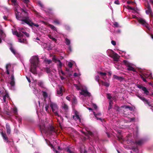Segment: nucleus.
<instances>
[{
  "label": "nucleus",
  "instance_id": "f257e3e1",
  "mask_svg": "<svg viewBox=\"0 0 153 153\" xmlns=\"http://www.w3.org/2000/svg\"><path fill=\"white\" fill-rule=\"evenodd\" d=\"M39 62V59L38 56H33L30 60V71L34 74H37L36 68Z\"/></svg>",
  "mask_w": 153,
  "mask_h": 153
},
{
  "label": "nucleus",
  "instance_id": "f03ea898",
  "mask_svg": "<svg viewBox=\"0 0 153 153\" xmlns=\"http://www.w3.org/2000/svg\"><path fill=\"white\" fill-rule=\"evenodd\" d=\"M50 106L51 108L52 111L54 113L56 116H57L58 117H61V116L59 115L57 113L58 107L56 104L51 102L50 104Z\"/></svg>",
  "mask_w": 153,
  "mask_h": 153
},
{
  "label": "nucleus",
  "instance_id": "7ed1b4c3",
  "mask_svg": "<svg viewBox=\"0 0 153 153\" xmlns=\"http://www.w3.org/2000/svg\"><path fill=\"white\" fill-rule=\"evenodd\" d=\"M137 20L140 24L142 25L143 26H145V27L148 30H149V24L147 23L146 20L143 19L137 18Z\"/></svg>",
  "mask_w": 153,
  "mask_h": 153
},
{
  "label": "nucleus",
  "instance_id": "20e7f679",
  "mask_svg": "<svg viewBox=\"0 0 153 153\" xmlns=\"http://www.w3.org/2000/svg\"><path fill=\"white\" fill-rule=\"evenodd\" d=\"M23 21L26 24L31 27H32L33 25L37 27H38L39 26V25L38 24H35L30 19L29 17L27 20H23Z\"/></svg>",
  "mask_w": 153,
  "mask_h": 153
},
{
  "label": "nucleus",
  "instance_id": "39448f33",
  "mask_svg": "<svg viewBox=\"0 0 153 153\" xmlns=\"http://www.w3.org/2000/svg\"><path fill=\"white\" fill-rule=\"evenodd\" d=\"M137 87L140 89H141L144 92V94L146 95H149V92L146 87L142 86L141 85H137Z\"/></svg>",
  "mask_w": 153,
  "mask_h": 153
},
{
  "label": "nucleus",
  "instance_id": "423d86ee",
  "mask_svg": "<svg viewBox=\"0 0 153 153\" xmlns=\"http://www.w3.org/2000/svg\"><path fill=\"white\" fill-rule=\"evenodd\" d=\"M81 92H80V93L81 95H83L85 97L88 96L90 97L91 96L90 93L88 92L87 90L82 88L81 90Z\"/></svg>",
  "mask_w": 153,
  "mask_h": 153
},
{
  "label": "nucleus",
  "instance_id": "0eeeda50",
  "mask_svg": "<svg viewBox=\"0 0 153 153\" xmlns=\"http://www.w3.org/2000/svg\"><path fill=\"white\" fill-rule=\"evenodd\" d=\"M1 134L3 137V139L5 142L8 143H9L10 142V141L8 140V137L5 133H4L3 132H1Z\"/></svg>",
  "mask_w": 153,
  "mask_h": 153
},
{
  "label": "nucleus",
  "instance_id": "6e6552de",
  "mask_svg": "<svg viewBox=\"0 0 153 153\" xmlns=\"http://www.w3.org/2000/svg\"><path fill=\"white\" fill-rule=\"evenodd\" d=\"M133 143L134 144H136L138 146H140L143 144L144 141L143 140H136L135 142H133Z\"/></svg>",
  "mask_w": 153,
  "mask_h": 153
},
{
  "label": "nucleus",
  "instance_id": "1a4fd4ad",
  "mask_svg": "<svg viewBox=\"0 0 153 153\" xmlns=\"http://www.w3.org/2000/svg\"><path fill=\"white\" fill-rule=\"evenodd\" d=\"M15 14H16V18L17 19L21 21L22 22H24V21H23V20H27L28 19V16H27L25 17V19H21L20 17L19 16V15L18 12H17V13H16V12H15Z\"/></svg>",
  "mask_w": 153,
  "mask_h": 153
},
{
  "label": "nucleus",
  "instance_id": "9d476101",
  "mask_svg": "<svg viewBox=\"0 0 153 153\" xmlns=\"http://www.w3.org/2000/svg\"><path fill=\"white\" fill-rule=\"evenodd\" d=\"M58 89L57 90V94H61L62 96V93L63 92V89L64 88L62 86H59Z\"/></svg>",
  "mask_w": 153,
  "mask_h": 153
},
{
  "label": "nucleus",
  "instance_id": "9b49d317",
  "mask_svg": "<svg viewBox=\"0 0 153 153\" xmlns=\"http://www.w3.org/2000/svg\"><path fill=\"white\" fill-rule=\"evenodd\" d=\"M120 56L118 54L116 53L114 54V56H113L112 58H113V60L114 61L116 62H118L119 61Z\"/></svg>",
  "mask_w": 153,
  "mask_h": 153
},
{
  "label": "nucleus",
  "instance_id": "f8f14e48",
  "mask_svg": "<svg viewBox=\"0 0 153 153\" xmlns=\"http://www.w3.org/2000/svg\"><path fill=\"white\" fill-rule=\"evenodd\" d=\"M6 128L7 130V134L9 135L11 133V129L10 125L8 123L6 124Z\"/></svg>",
  "mask_w": 153,
  "mask_h": 153
},
{
  "label": "nucleus",
  "instance_id": "ddd939ff",
  "mask_svg": "<svg viewBox=\"0 0 153 153\" xmlns=\"http://www.w3.org/2000/svg\"><path fill=\"white\" fill-rule=\"evenodd\" d=\"M114 78L117 79V80H120L121 81L122 80L124 79V78L122 76H119L116 75H114L113 76Z\"/></svg>",
  "mask_w": 153,
  "mask_h": 153
},
{
  "label": "nucleus",
  "instance_id": "4468645a",
  "mask_svg": "<svg viewBox=\"0 0 153 153\" xmlns=\"http://www.w3.org/2000/svg\"><path fill=\"white\" fill-rule=\"evenodd\" d=\"M75 115L73 116V118L76 120H80V119L78 115V113L77 111L75 112Z\"/></svg>",
  "mask_w": 153,
  "mask_h": 153
},
{
  "label": "nucleus",
  "instance_id": "2eb2a0df",
  "mask_svg": "<svg viewBox=\"0 0 153 153\" xmlns=\"http://www.w3.org/2000/svg\"><path fill=\"white\" fill-rule=\"evenodd\" d=\"M10 49L11 51V52L14 54L16 55V51L14 48L13 47L12 45L11 44H10Z\"/></svg>",
  "mask_w": 153,
  "mask_h": 153
},
{
  "label": "nucleus",
  "instance_id": "dca6fc26",
  "mask_svg": "<svg viewBox=\"0 0 153 153\" xmlns=\"http://www.w3.org/2000/svg\"><path fill=\"white\" fill-rule=\"evenodd\" d=\"M101 82L102 85H104L106 87H108L110 85V83L106 82L103 81H101Z\"/></svg>",
  "mask_w": 153,
  "mask_h": 153
},
{
  "label": "nucleus",
  "instance_id": "f3484780",
  "mask_svg": "<svg viewBox=\"0 0 153 153\" xmlns=\"http://www.w3.org/2000/svg\"><path fill=\"white\" fill-rule=\"evenodd\" d=\"M127 70L129 71H133L134 72L136 71L135 69L131 66V64L127 67Z\"/></svg>",
  "mask_w": 153,
  "mask_h": 153
},
{
  "label": "nucleus",
  "instance_id": "a211bd4d",
  "mask_svg": "<svg viewBox=\"0 0 153 153\" xmlns=\"http://www.w3.org/2000/svg\"><path fill=\"white\" fill-rule=\"evenodd\" d=\"M72 104L74 105H76L77 103V100L76 97L73 98L72 101Z\"/></svg>",
  "mask_w": 153,
  "mask_h": 153
},
{
  "label": "nucleus",
  "instance_id": "6ab92c4d",
  "mask_svg": "<svg viewBox=\"0 0 153 153\" xmlns=\"http://www.w3.org/2000/svg\"><path fill=\"white\" fill-rule=\"evenodd\" d=\"M107 98L110 100H112L114 99V98H112V97L111 96V94H107Z\"/></svg>",
  "mask_w": 153,
  "mask_h": 153
},
{
  "label": "nucleus",
  "instance_id": "aec40b11",
  "mask_svg": "<svg viewBox=\"0 0 153 153\" xmlns=\"http://www.w3.org/2000/svg\"><path fill=\"white\" fill-rule=\"evenodd\" d=\"M116 53L114 52V51L113 50H111L110 52H109L108 56L111 58L113 57V56H114V53Z\"/></svg>",
  "mask_w": 153,
  "mask_h": 153
},
{
  "label": "nucleus",
  "instance_id": "412c9836",
  "mask_svg": "<svg viewBox=\"0 0 153 153\" xmlns=\"http://www.w3.org/2000/svg\"><path fill=\"white\" fill-rule=\"evenodd\" d=\"M112 100H110L109 102V105L108 110H109L112 107Z\"/></svg>",
  "mask_w": 153,
  "mask_h": 153
},
{
  "label": "nucleus",
  "instance_id": "4be33fe9",
  "mask_svg": "<svg viewBox=\"0 0 153 153\" xmlns=\"http://www.w3.org/2000/svg\"><path fill=\"white\" fill-rule=\"evenodd\" d=\"M123 107H125L126 109H128L130 111H132L133 110V108L128 105L123 106Z\"/></svg>",
  "mask_w": 153,
  "mask_h": 153
},
{
  "label": "nucleus",
  "instance_id": "5701e85b",
  "mask_svg": "<svg viewBox=\"0 0 153 153\" xmlns=\"http://www.w3.org/2000/svg\"><path fill=\"white\" fill-rule=\"evenodd\" d=\"M123 62L125 65L127 67L131 65V64L128 61L126 60H124Z\"/></svg>",
  "mask_w": 153,
  "mask_h": 153
},
{
  "label": "nucleus",
  "instance_id": "b1692460",
  "mask_svg": "<svg viewBox=\"0 0 153 153\" xmlns=\"http://www.w3.org/2000/svg\"><path fill=\"white\" fill-rule=\"evenodd\" d=\"M48 26L52 30H56V28L53 25H52L50 24H49L48 25Z\"/></svg>",
  "mask_w": 153,
  "mask_h": 153
},
{
  "label": "nucleus",
  "instance_id": "393cba45",
  "mask_svg": "<svg viewBox=\"0 0 153 153\" xmlns=\"http://www.w3.org/2000/svg\"><path fill=\"white\" fill-rule=\"evenodd\" d=\"M13 112L14 114L15 115H17L18 114V112H17V109L16 107H15L14 108H13Z\"/></svg>",
  "mask_w": 153,
  "mask_h": 153
},
{
  "label": "nucleus",
  "instance_id": "a878e982",
  "mask_svg": "<svg viewBox=\"0 0 153 153\" xmlns=\"http://www.w3.org/2000/svg\"><path fill=\"white\" fill-rule=\"evenodd\" d=\"M98 73L100 74L101 75V76L104 77H103V79H105L104 76H105L107 74L105 72H98Z\"/></svg>",
  "mask_w": 153,
  "mask_h": 153
},
{
  "label": "nucleus",
  "instance_id": "bb28decb",
  "mask_svg": "<svg viewBox=\"0 0 153 153\" xmlns=\"http://www.w3.org/2000/svg\"><path fill=\"white\" fill-rule=\"evenodd\" d=\"M63 108L64 109L65 111H67L68 109V106L65 103H64L62 106Z\"/></svg>",
  "mask_w": 153,
  "mask_h": 153
},
{
  "label": "nucleus",
  "instance_id": "cd10ccee",
  "mask_svg": "<svg viewBox=\"0 0 153 153\" xmlns=\"http://www.w3.org/2000/svg\"><path fill=\"white\" fill-rule=\"evenodd\" d=\"M65 43L67 45H68L70 44V41L68 38H66L65 39Z\"/></svg>",
  "mask_w": 153,
  "mask_h": 153
},
{
  "label": "nucleus",
  "instance_id": "c85d7f7f",
  "mask_svg": "<svg viewBox=\"0 0 153 153\" xmlns=\"http://www.w3.org/2000/svg\"><path fill=\"white\" fill-rule=\"evenodd\" d=\"M44 61L46 63H47L48 64H49L52 62V61L50 59H45Z\"/></svg>",
  "mask_w": 153,
  "mask_h": 153
},
{
  "label": "nucleus",
  "instance_id": "c756f323",
  "mask_svg": "<svg viewBox=\"0 0 153 153\" xmlns=\"http://www.w3.org/2000/svg\"><path fill=\"white\" fill-rule=\"evenodd\" d=\"M42 93L43 97L45 99L48 97L47 94L46 92L44 91H43Z\"/></svg>",
  "mask_w": 153,
  "mask_h": 153
},
{
  "label": "nucleus",
  "instance_id": "7c9ffc66",
  "mask_svg": "<svg viewBox=\"0 0 153 153\" xmlns=\"http://www.w3.org/2000/svg\"><path fill=\"white\" fill-rule=\"evenodd\" d=\"M48 37L50 39H52L55 42H56V38H53L51 35H48Z\"/></svg>",
  "mask_w": 153,
  "mask_h": 153
},
{
  "label": "nucleus",
  "instance_id": "2f4dec72",
  "mask_svg": "<svg viewBox=\"0 0 153 153\" xmlns=\"http://www.w3.org/2000/svg\"><path fill=\"white\" fill-rule=\"evenodd\" d=\"M45 69L46 72L48 73H49L51 71V69L49 68H48L47 67H46L45 68Z\"/></svg>",
  "mask_w": 153,
  "mask_h": 153
},
{
  "label": "nucleus",
  "instance_id": "473e14b6",
  "mask_svg": "<svg viewBox=\"0 0 153 153\" xmlns=\"http://www.w3.org/2000/svg\"><path fill=\"white\" fill-rule=\"evenodd\" d=\"M0 34L2 36H5V34L4 33L3 30L0 28Z\"/></svg>",
  "mask_w": 153,
  "mask_h": 153
},
{
  "label": "nucleus",
  "instance_id": "72a5a7b5",
  "mask_svg": "<svg viewBox=\"0 0 153 153\" xmlns=\"http://www.w3.org/2000/svg\"><path fill=\"white\" fill-rule=\"evenodd\" d=\"M58 62H59V64H58V66L60 68H61L62 66V64L59 60H58Z\"/></svg>",
  "mask_w": 153,
  "mask_h": 153
},
{
  "label": "nucleus",
  "instance_id": "f704fd0d",
  "mask_svg": "<svg viewBox=\"0 0 153 153\" xmlns=\"http://www.w3.org/2000/svg\"><path fill=\"white\" fill-rule=\"evenodd\" d=\"M140 76L143 81L145 82H147V81L146 80V78L144 77V76L143 75H140Z\"/></svg>",
  "mask_w": 153,
  "mask_h": 153
},
{
  "label": "nucleus",
  "instance_id": "c9c22d12",
  "mask_svg": "<svg viewBox=\"0 0 153 153\" xmlns=\"http://www.w3.org/2000/svg\"><path fill=\"white\" fill-rule=\"evenodd\" d=\"M37 84L40 87H43V82H42L40 81L38 82Z\"/></svg>",
  "mask_w": 153,
  "mask_h": 153
},
{
  "label": "nucleus",
  "instance_id": "e433bc0d",
  "mask_svg": "<svg viewBox=\"0 0 153 153\" xmlns=\"http://www.w3.org/2000/svg\"><path fill=\"white\" fill-rule=\"evenodd\" d=\"M49 108L48 105H46V106L45 107V110L48 113H49V111L48 110V108Z\"/></svg>",
  "mask_w": 153,
  "mask_h": 153
},
{
  "label": "nucleus",
  "instance_id": "4c0bfd02",
  "mask_svg": "<svg viewBox=\"0 0 153 153\" xmlns=\"http://www.w3.org/2000/svg\"><path fill=\"white\" fill-rule=\"evenodd\" d=\"M10 1L14 5L16 6L17 5L16 0H10Z\"/></svg>",
  "mask_w": 153,
  "mask_h": 153
},
{
  "label": "nucleus",
  "instance_id": "58836bf2",
  "mask_svg": "<svg viewBox=\"0 0 153 153\" xmlns=\"http://www.w3.org/2000/svg\"><path fill=\"white\" fill-rule=\"evenodd\" d=\"M10 84L11 86H14L15 85V82L14 81H11L10 83Z\"/></svg>",
  "mask_w": 153,
  "mask_h": 153
},
{
  "label": "nucleus",
  "instance_id": "ea45409f",
  "mask_svg": "<svg viewBox=\"0 0 153 153\" xmlns=\"http://www.w3.org/2000/svg\"><path fill=\"white\" fill-rule=\"evenodd\" d=\"M52 60L53 62H55V63H56L57 62H58V60L59 59H57L56 58H55V56H53L52 58Z\"/></svg>",
  "mask_w": 153,
  "mask_h": 153
},
{
  "label": "nucleus",
  "instance_id": "a19ab883",
  "mask_svg": "<svg viewBox=\"0 0 153 153\" xmlns=\"http://www.w3.org/2000/svg\"><path fill=\"white\" fill-rule=\"evenodd\" d=\"M49 130L51 131H54V128L52 126H50L49 128Z\"/></svg>",
  "mask_w": 153,
  "mask_h": 153
},
{
  "label": "nucleus",
  "instance_id": "79ce46f5",
  "mask_svg": "<svg viewBox=\"0 0 153 153\" xmlns=\"http://www.w3.org/2000/svg\"><path fill=\"white\" fill-rule=\"evenodd\" d=\"M146 13L147 14H151L152 12V10L148 9L146 11Z\"/></svg>",
  "mask_w": 153,
  "mask_h": 153
},
{
  "label": "nucleus",
  "instance_id": "37998d69",
  "mask_svg": "<svg viewBox=\"0 0 153 153\" xmlns=\"http://www.w3.org/2000/svg\"><path fill=\"white\" fill-rule=\"evenodd\" d=\"M53 23L57 25H59L60 24V22L59 20L57 19H55L53 21Z\"/></svg>",
  "mask_w": 153,
  "mask_h": 153
},
{
  "label": "nucleus",
  "instance_id": "c03bdc74",
  "mask_svg": "<svg viewBox=\"0 0 153 153\" xmlns=\"http://www.w3.org/2000/svg\"><path fill=\"white\" fill-rule=\"evenodd\" d=\"M100 77L98 75H97L95 76V80L96 81H97L99 83H100L99 82V80H100Z\"/></svg>",
  "mask_w": 153,
  "mask_h": 153
},
{
  "label": "nucleus",
  "instance_id": "a18cd8bd",
  "mask_svg": "<svg viewBox=\"0 0 153 153\" xmlns=\"http://www.w3.org/2000/svg\"><path fill=\"white\" fill-rule=\"evenodd\" d=\"M94 114L95 117H97V116H100L101 115V113H98L97 114H96L94 112Z\"/></svg>",
  "mask_w": 153,
  "mask_h": 153
},
{
  "label": "nucleus",
  "instance_id": "49530a36",
  "mask_svg": "<svg viewBox=\"0 0 153 153\" xmlns=\"http://www.w3.org/2000/svg\"><path fill=\"white\" fill-rule=\"evenodd\" d=\"M19 42L21 43H23L25 41V40L24 39H22L19 38Z\"/></svg>",
  "mask_w": 153,
  "mask_h": 153
},
{
  "label": "nucleus",
  "instance_id": "de8ad7c7",
  "mask_svg": "<svg viewBox=\"0 0 153 153\" xmlns=\"http://www.w3.org/2000/svg\"><path fill=\"white\" fill-rule=\"evenodd\" d=\"M87 132H88V134L90 136H92L93 135V133L90 131H87Z\"/></svg>",
  "mask_w": 153,
  "mask_h": 153
},
{
  "label": "nucleus",
  "instance_id": "09e8293b",
  "mask_svg": "<svg viewBox=\"0 0 153 153\" xmlns=\"http://www.w3.org/2000/svg\"><path fill=\"white\" fill-rule=\"evenodd\" d=\"M68 66L70 68H72L73 65V63L71 62H69L68 64Z\"/></svg>",
  "mask_w": 153,
  "mask_h": 153
},
{
  "label": "nucleus",
  "instance_id": "8fccbe9b",
  "mask_svg": "<svg viewBox=\"0 0 153 153\" xmlns=\"http://www.w3.org/2000/svg\"><path fill=\"white\" fill-rule=\"evenodd\" d=\"M141 100L143 101L145 103L147 100L144 97H142L140 99Z\"/></svg>",
  "mask_w": 153,
  "mask_h": 153
},
{
  "label": "nucleus",
  "instance_id": "3c124183",
  "mask_svg": "<svg viewBox=\"0 0 153 153\" xmlns=\"http://www.w3.org/2000/svg\"><path fill=\"white\" fill-rule=\"evenodd\" d=\"M22 33H23L24 34H25V36L27 37H29V34L28 33H27L26 32L22 31Z\"/></svg>",
  "mask_w": 153,
  "mask_h": 153
},
{
  "label": "nucleus",
  "instance_id": "603ef678",
  "mask_svg": "<svg viewBox=\"0 0 153 153\" xmlns=\"http://www.w3.org/2000/svg\"><path fill=\"white\" fill-rule=\"evenodd\" d=\"M18 35L19 36H18V37H22L23 36V34H22L20 31L19 32Z\"/></svg>",
  "mask_w": 153,
  "mask_h": 153
},
{
  "label": "nucleus",
  "instance_id": "864d4df0",
  "mask_svg": "<svg viewBox=\"0 0 153 153\" xmlns=\"http://www.w3.org/2000/svg\"><path fill=\"white\" fill-rule=\"evenodd\" d=\"M39 5L42 7H43V5L42 3L40 1L38 2Z\"/></svg>",
  "mask_w": 153,
  "mask_h": 153
},
{
  "label": "nucleus",
  "instance_id": "5fc2aeb1",
  "mask_svg": "<svg viewBox=\"0 0 153 153\" xmlns=\"http://www.w3.org/2000/svg\"><path fill=\"white\" fill-rule=\"evenodd\" d=\"M74 85L78 90H80V86L76 84Z\"/></svg>",
  "mask_w": 153,
  "mask_h": 153
},
{
  "label": "nucleus",
  "instance_id": "6e6d98bb",
  "mask_svg": "<svg viewBox=\"0 0 153 153\" xmlns=\"http://www.w3.org/2000/svg\"><path fill=\"white\" fill-rule=\"evenodd\" d=\"M67 152L69 153H74L73 152L71 151L69 148L67 149Z\"/></svg>",
  "mask_w": 153,
  "mask_h": 153
},
{
  "label": "nucleus",
  "instance_id": "4d7b16f0",
  "mask_svg": "<svg viewBox=\"0 0 153 153\" xmlns=\"http://www.w3.org/2000/svg\"><path fill=\"white\" fill-rule=\"evenodd\" d=\"M11 65L10 64H6V68L7 70H8V68L9 66H10Z\"/></svg>",
  "mask_w": 153,
  "mask_h": 153
},
{
  "label": "nucleus",
  "instance_id": "13d9d810",
  "mask_svg": "<svg viewBox=\"0 0 153 153\" xmlns=\"http://www.w3.org/2000/svg\"><path fill=\"white\" fill-rule=\"evenodd\" d=\"M92 105H93V107H94V108L95 109H97V105L95 104H94V103H93L92 104Z\"/></svg>",
  "mask_w": 153,
  "mask_h": 153
},
{
  "label": "nucleus",
  "instance_id": "bf43d9fd",
  "mask_svg": "<svg viewBox=\"0 0 153 153\" xmlns=\"http://www.w3.org/2000/svg\"><path fill=\"white\" fill-rule=\"evenodd\" d=\"M19 32L17 31H15L14 32V34L16 35L17 37L19 36Z\"/></svg>",
  "mask_w": 153,
  "mask_h": 153
},
{
  "label": "nucleus",
  "instance_id": "052dcab7",
  "mask_svg": "<svg viewBox=\"0 0 153 153\" xmlns=\"http://www.w3.org/2000/svg\"><path fill=\"white\" fill-rule=\"evenodd\" d=\"M111 43L114 46H115L116 45V42L114 40L111 41Z\"/></svg>",
  "mask_w": 153,
  "mask_h": 153
},
{
  "label": "nucleus",
  "instance_id": "680f3d73",
  "mask_svg": "<svg viewBox=\"0 0 153 153\" xmlns=\"http://www.w3.org/2000/svg\"><path fill=\"white\" fill-rule=\"evenodd\" d=\"M10 79H11V81H14V77L13 74L11 75L10 77Z\"/></svg>",
  "mask_w": 153,
  "mask_h": 153
},
{
  "label": "nucleus",
  "instance_id": "e2e57ef3",
  "mask_svg": "<svg viewBox=\"0 0 153 153\" xmlns=\"http://www.w3.org/2000/svg\"><path fill=\"white\" fill-rule=\"evenodd\" d=\"M114 25L116 27H119V25L117 22H115L114 24Z\"/></svg>",
  "mask_w": 153,
  "mask_h": 153
},
{
  "label": "nucleus",
  "instance_id": "0e129e2a",
  "mask_svg": "<svg viewBox=\"0 0 153 153\" xmlns=\"http://www.w3.org/2000/svg\"><path fill=\"white\" fill-rule=\"evenodd\" d=\"M145 103L146 104L148 105L149 106H150L151 105L150 103L147 100H146V101L145 102Z\"/></svg>",
  "mask_w": 153,
  "mask_h": 153
},
{
  "label": "nucleus",
  "instance_id": "69168bd1",
  "mask_svg": "<svg viewBox=\"0 0 153 153\" xmlns=\"http://www.w3.org/2000/svg\"><path fill=\"white\" fill-rule=\"evenodd\" d=\"M23 2L24 3L27 4V3H28L29 2L30 0H23Z\"/></svg>",
  "mask_w": 153,
  "mask_h": 153
},
{
  "label": "nucleus",
  "instance_id": "338daca9",
  "mask_svg": "<svg viewBox=\"0 0 153 153\" xmlns=\"http://www.w3.org/2000/svg\"><path fill=\"white\" fill-rule=\"evenodd\" d=\"M19 30L20 31V32L22 33V31H25L24 29L23 28H20L19 29Z\"/></svg>",
  "mask_w": 153,
  "mask_h": 153
},
{
  "label": "nucleus",
  "instance_id": "774afa93",
  "mask_svg": "<svg viewBox=\"0 0 153 153\" xmlns=\"http://www.w3.org/2000/svg\"><path fill=\"white\" fill-rule=\"evenodd\" d=\"M114 3L117 4H120L118 0H116L114 1Z\"/></svg>",
  "mask_w": 153,
  "mask_h": 153
}]
</instances>
